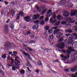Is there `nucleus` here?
I'll return each mask as SVG.
<instances>
[{
    "instance_id": "1",
    "label": "nucleus",
    "mask_w": 77,
    "mask_h": 77,
    "mask_svg": "<svg viewBox=\"0 0 77 77\" xmlns=\"http://www.w3.org/2000/svg\"><path fill=\"white\" fill-rule=\"evenodd\" d=\"M68 48L69 50H66L67 54L66 55V56H65L63 54H61L60 55L61 57H62V60L65 61L66 59H68L69 57V55L68 54H70L71 51H74V54L75 55L77 54V51L74 50V49H73L71 47H69Z\"/></svg>"
},
{
    "instance_id": "2",
    "label": "nucleus",
    "mask_w": 77,
    "mask_h": 77,
    "mask_svg": "<svg viewBox=\"0 0 77 77\" xmlns=\"http://www.w3.org/2000/svg\"><path fill=\"white\" fill-rule=\"evenodd\" d=\"M62 15L64 17H68L69 15V12L66 10H64L62 11Z\"/></svg>"
},
{
    "instance_id": "3",
    "label": "nucleus",
    "mask_w": 77,
    "mask_h": 77,
    "mask_svg": "<svg viewBox=\"0 0 77 77\" xmlns=\"http://www.w3.org/2000/svg\"><path fill=\"white\" fill-rule=\"evenodd\" d=\"M11 43L7 42L5 43V44L4 45H5V48L6 50H8L9 48V47L11 46Z\"/></svg>"
},
{
    "instance_id": "4",
    "label": "nucleus",
    "mask_w": 77,
    "mask_h": 77,
    "mask_svg": "<svg viewBox=\"0 0 77 77\" xmlns=\"http://www.w3.org/2000/svg\"><path fill=\"white\" fill-rule=\"evenodd\" d=\"M64 45L65 44H64V43H62L57 44L56 46V47H57L60 48L61 49V48H63Z\"/></svg>"
},
{
    "instance_id": "5",
    "label": "nucleus",
    "mask_w": 77,
    "mask_h": 77,
    "mask_svg": "<svg viewBox=\"0 0 77 77\" xmlns=\"http://www.w3.org/2000/svg\"><path fill=\"white\" fill-rule=\"evenodd\" d=\"M4 27V32L5 33H7L9 31V26L8 25H5Z\"/></svg>"
},
{
    "instance_id": "6",
    "label": "nucleus",
    "mask_w": 77,
    "mask_h": 77,
    "mask_svg": "<svg viewBox=\"0 0 77 77\" xmlns=\"http://www.w3.org/2000/svg\"><path fill=\"white\" fill-rule=\"evenodd\" d=\"M41 8L42 9H43L44 10H43L42 12L41 13V14H45L47 11V9H45V6L44 5H42L41 6Z\"/></svg>"
},
{
    "instance_id": "7",
    "label": "nucleus",
    "mask_w": 77,
    "mask_h": 77,
    "mask_svg": "<svg viewBox=\"0 0 77 77\" xmlns=\"http://www.w3.org/2000/svg\"><path fill=\"white\" fill-rule=\"evenodd\" d=\"M77 13V10H72L71 11V13L70 14L71 16H74L75 15H76Z\"/></svg>"
},
{
    "instance_id": "8",
    "label": "nucleus",
    "mask_w": 77,
    "mask_h": 77,
    "mask_svg": "<svg viewBox=\"0 0 77 77\" xmlns=\"http://www.w3.org/2000/svg\"><path fill=\"white\" fill-rule=\"evenodd\" d=\"M39 17H40V15L39 14H35L32 17L33 19L34 20H37Z\"/></svg>"
},
{
    "instance_id": "9",
    "label": "nucleus",
    "mask_w": 77,
    "mask_h": 77,
    "mask_svg": "<svg viewBox=\"0 0 77 77\" xmlns=\"http://www.w3.org/2000/svg\"><path fill=\"white\" fill-rule=\"evenodd\" d=\"M66 1V0H62L60 1L59 4H58V5L60 6H61V5H63L65 4V2Z\"/></svg>"
},
{
    "instance_id": "10",
    "label": "nucleus",
    "mask_w": 77,
    "mask_h": 77,
    "mask_svg": "<svg viewBox=\"0 0 77 77\" xmlns=\"http://www.w3.org/2000/svg\"><path fill=\"white\" fill-rule=\"evenodd\" d=\"M24 19L26 22H29L30 21V17L29 16H27L24 17Z\"/></svg>"
},
{
    "instance_id": "11",
    "label": "nucleus",
    "mask_w": 77,
    "mask_h": 77,
    "mask_svg": "<svg viewBox=\"0 0 77 77\" xmlns=\"http://www.w3.org/2000/svg\"><path fill=\"white\" fill-rule=\"evenodd\" d=\"M32 28L33 30H37L38 29V25L35 24L32 26Z\"/></svg>"
},
{
    "instance_id": "12",
    "label": "nucleus",
    "mask_w": 77,
    "mask_h": 77,
    "mask_svg": "<svg viewBox=\"0 0 77 77\" xmlns=\"http://www.w3.org/2000/svg\"><path fill=\"white\" fill-rule=\"evenodd\" d=\"M65 32L66 33H72V31L71 29H66L65 31Z\"/></svg>"
},
{
    "instance_id": "13",
    "label": "nucleus",
    "mask_w": 77,
    "mask_h": 77,
    "mask_svg": "<svg viewBox=\"0 0 77 77\" xmlns=\"http://www.w3.org/2000/svg\"><path fill=\"white\" fill-rule=\"evenodd\" d=\"M70 60L71 62H72L75 61V60H76L75 59V57H74V56H73V55H71Z\"/></svg>"
},
{
    "instance_id": "14",
    "label": "nucleus",
    "mask_w": 77,
    "mask_h": 77,
    "mask_svg": "<svg viewBox=\"0 0 77 77\" xmlns=\"http://www.w3.org/2000/svg\"><path fill=\"white\" fill-rule=\"evenodd\" d=\"M12 71H15V69H20V66H14L12 67Z\"/></svg>"
},
{
    "instance_id": "15",
    "label": "nucleus",
    "mask_w": 77,
    "mask_h": 77,
    "mask_svg": "<svg viewBox=\"0 0 77 77\" xmlns=\"http://www.w3.org/2000/svg\"><path fill=\"white\" fill-rule=\"evenodd\" d=\"M63 35V34L61 32H59L57 34H57L56 35L57 37V38H60V36H62Z\"/></svg>"
},
{
    "instance_id": "16",
    "label": "nucleus",
    "mask_w": 77,
    "mask_h": 77,
    "mask_svg": "<svg viewBox=\"0 0 77 77\" xmlns=\"http://www.w3.org/2000/svg\"><path fill=\"white\" fill-rule=\"evenodd\" d=\"M74 39V37H69L68 38V39L69 40V42H72L73 41H74V40H73Z\"/></svg>"
},
{
    "instance_id": "17",
    "label": "nucleus",
    "mask_w": 77,
    "mask_h": 77,
    "mask_svg": "<svg viewBox=\"0 0 77 77\" xmlns=\"http://www.w3.org/2000/svg\"><path fill=\"white\" fill-rule=\"evenodd\" d=\"M77 70V66H75V68H72L71 69V71L72 72H74V71H75Z\"/></svg>"
},
{
    "instance_id": "18",
    "label": "nucleus",
    "mask_w": 77,
    "mask_h": 77,
    "mask_svg": "<svg viewBox=\"0 0 77 77\" xmlns=\"http://www.w3.org/2000/svg\"><path fill=\"white\" fill-rule=\"evenodd\" d=\"M53 20V19L52 18H51L50 19V23H52V24H54V23L55 22L57 21V20L56 19H54V20Z\"/></svg>"
},
{
    "instance_id": "19",
    "label": "nucleus",
    "mask_w": 77,
    "mask_h": 77,
    "mask_svg": "<svg viewBox=\"0 0 77 77\" xmlns=\"http://www.w3.org/2000/svg\"><path fill=\"white\" fill-rule=\"evenodd\" d=\"M57 19L59 20H62L63 19V17L60 15H58L57 17Z\"/></svg>"
},
{
    "instance_id": "20",
    "label": "nucleus",
    "mask_w": 77,
    "mask_h": 77,
    "mask_svg": "<svg viewBox=\"0 0 77 77\" xmlns=\"http://www.w3.org/2000/svg\"><path fill=\"white\" fill-rule=\"evenodd\" d=\"M61 31H62L60 30L59 29H57L54 31V34H56L57 35V34H58V32H60Z\"/></svg>"
},
{
    "instance_id": "21",
    "label": "nucleus",
    "mask_w": 77,
    "mask_h": 77,
    "mask_svg": "<svg viewBox=\"0 0 77 77\" xmlns=\"http://www.w3.org/2000/svg\"><path fill=\"white\" fill-rule=\"evenodd\" d=\"M18 14L19 15H21V17H24V13L22 11H19L18 14Z\"/></svg>"
},
{
    "instance_id": "22",
    "label": "nucleus",
    "mask_w": 77,
    "mask_h": 77,
    "mask_svg": "<svg viewBox=\"0 0 77 77\" xmlns=\"http://www.w3.org/2000/svg\"><path fill=\"white\" fill-rule=\"evenodd\" d=\"M35 8H36L37 11H38V12H40L41 11V8H40V7H39L37 5H36L35 6Z\"/></svg>"
},
{
    "instance_id": "23",
    "label": "nucleus",
    "mask_w": 77,
    "mask_h": 77,
    "mask_svg": "<svg viewBox=\"0 0 77 77\" xmlns=\"http://www.w3.org/2000/svg\"><path fill=\"white\" fill-rule=\"evenodd\" d=\"M72 30L73 31L77 32V26H75L72 27Z\"/></svg>"
},
{
    "instance_id": "24",
    "label": "nucleus",
    "mask_w": 77,
    "mask_h": 77,
    "mask_svg": "<svg viewBox=\"0 0 77 77\" xmlns=\"http://www.w3.org/2000/svg\"><path fill=\"white\" fill-rule=\"evenodd\" d=\"M60 24V21H59L57 22L56 23L54 24V25L55 26H57L59 25Z\"/></svg>"
},
{
    "instance_id": "25",
    "label": "nucleus",
    "mask_w": 77,
    "mask_h": 77,
    "mask_svg": "<svg viewBox=\"0 0 77 77\" xmlns=\"http://www.w3.org/2000/svg\"><path fill=\"white\" fill-rule=\"evenodd\" d=\"M20 72L22 74H25V71L23 69L21 70Z\"/></svg>"
},
{
    "instance_id": "26",
    "label": "nucleus",
    "mask_w": 77,
    "mask_h": 77,
    "mask_svg": "<svg viewBox=\"0 0 77 77\" xmlns=\"http://www.w3.org/2000/svg\"><path fill=\"white\" fill-rule=\"evenodd\" d=\"M27 64H26L27 66H28L29 67H31V64H30L29 62V61H28V60H27Z\"/></svg>"
},
{
    "instance_id": "27",
    "label": "nucleus",
    "mask_w": 77,
    "mask_h": 77,
    "mask_svg": "<svg viewBox=\"0 0 77 77\" xmlns=\"http://www.w3.org/2000/svg\"><path fill=\"white\" fill-rule=\"evenodd\" d=\"M52 18L54 19L56 18V14H55V12H54L53 13V16L52 17Z\"/></svg>"
},
{
    "instance_id": "28",
    "label": "nucleus",
    "mask_w": 77,
    "mask_h": 77,
    "mask_svg": "<svg viewBox=\"0 0 77 77\" xmlns=\"http://www.w3.org/2000/svg\"><path fill=\"white\" fill-rule=\"evenodd\" d=\"M48 32L50 34H51L53 32V29H50L48 30Z\"/></svg>"
},
{
    "instance_id": "29",
    "label": "nucleus",
    "mask_w": 77,
    "mask_h": 77,
    "mask_svg": "<svg viewBox=\"0 0 77 77\" xmlns=\"http://www.w3.org/2000/svg\"><path fill=\"white\" fill-rule=\"evenodd\" d=\"M23 53L24 55H25V56H27V57H28V56H30V55L28 53H26L23 52Z\"/></svg>"
},
{
    "instance_id": "30",
    "label": "nucleus",
    "mask_w": 77,
    "mask_h": 77,
    "mask_svg": "<svg viewBox=\"0 0 77 77\" xmlns=\"http://www.w3.org/2000/svg\"><path fill=\"white\" fill-rule=\"evenodd\" d=\"M47 17L45 18V22H47L49 20V19L48 18V17L47 16H48V15H46Z\"/></svg>"
},
{
    "instance_id": "31",
    "label": "nucleus",
    "mask_w": 77,
    "mask_h": 77,
    "mask_svg": "<svg viewBox=\"0 0 77 77\" xmlns=\"http://www.w3.org/2000/svg\"><path fill=\"white\" fill-rule=\"evenodd\" d=\"M50 27L48 26H46L45 27V29L46 30H48L49 29Z\"/></svg>"
},
{
    "instance_id": "32",
    "label": "nucleus",
    "mask_w": 77,
    "mask_h": 77,
    "mask_svg": "<svg viewBox=\"0 0 77 77\" xmlns=\"http://www.w3.org/2000/svg\"><path fill=\"white\" fill-rule=\"evenodd\" d=\"M68 7H71V8L72 7V4L71 3L69 2L68 4Z\"/></svg>"
},
{
    "instance_id": "33",
    "label": "nucleus",
    "mask_w": 77,
    "mask_h": 77,
    "mask_svg": "<svg viewBox=\"0 0 77 77\" xmlns=\"http://www.w3.org/2000/svg\"><path fill=\"white\" fill-rule=\"evenodd\" d=\"M0 72L1 74H2V75L4 76L5 75V73L4 72L2 71V70L0 69Z\"/></svg>"
},
{
    "instance_id": "34",
    "label": "nucleus",
    "mask_w": 77,
    "mask_h": 77,
    "mask_svg": "<svg viewBox=\"0 0 77 77\" xmlns=\"http://www.w3.org/2000/svg\"><path fill=\"white\" fill-rule=\"evenodd\" d=\"M63 41V38H61L60 39L58 40V41L59 42H62Z\"/></svg>"
},
{
    "instance_id": "35",
    "label": "nucleus",
    "mask_w": 77,
    "mask_h": 77,
    "mask_svg": "<svg viewBox=\"0 0 77 77\" xmlns=\"http://www.w3.org/2000/svg\"><path fill=\"white\" fill-rule=\"evenodd\" d=\"M49 39H53L54 38V37L53 36V35H51L49 36Z\"/></svg>"
},
{
    "instance_id": "36",
    "label": "nucleus",
    "mask_w": 77,
    "mask_h": 77,
    "mask_svg": "<svg viewBox=\"0 0 77 77\" xmlns=\"http://www.w3.org/2000/svg\"><path fill=\"white\" fill-rule=\"evenodd\" d=\"M72 35L73 36L76 37V36H77V34L75 33H73L72 34Z\"/></svg>"
},
{
    "instance_id": "37",
    "label": "nucleus",
    "mask_w": 77,
    "mask_h": 77,
    "mask_svg": "<svg viewBox=\"0 0 77 77\" xmlns=\"http://www.w3.org/2000/svg\"><path fill=\"white\" fill-rule=\"evenodd\" d=\"M6 54H2V57L4 58V59H5L6 57Z\"/></svg>"
},
{
    "instance_id": "38",
    "label": "nucleus",
    "mask_w": 77,
    "mask_h": 77,
    "mask_svg": "<svg viewBox=\"0 0 77 77\" xmlns=\"http://www.w3.org/2000/svg\"><path fill=\"white\" fill-rule=\"evenodd\" d=\"M40 23H41V25H43V24H44V23H45L44 20H42V21H40Z\"/></svg>"
},
{
    "instance_id": "39",
    "label": "nucleus",
    "mask_w": 77,
    "mask_h": 77,
    "mask_svg": "<svg viewBox=\"0 0 77 77\" xmlns=\"http://www.w3.org/2000/svg\"><path fill=\"white\" fill-rule=\"evenodd\" d=\"M17 18H16V20H19V19H20V15H19V14H17Z\"/></svg>"
},
{
    "instance_id": "40",
    "label": "nucleus",
    "mask_w": 77,
    "mask_h": 77,
    "mask_svg": "<svg viewBox=\"0 0 77 77\" xmlns=\"http://www.w3.org/2000/svg\"><path fill=\"white\" fill-rule=\"evenodd\" d=\"M14 24L13 23H12L11 25V28L12 29H14Z\"/></svg>"
},
{
    "instance_id": "41",
    "label": "nucleus",
    "mask_w": 77,
    "mask_h": 77,
    "mask_svg": "<svg viewBox=\"0 0 77 77\" xmlns=\"http://www.w3.org/2000/svg\"><path fill=\"white\" fill-rule=\"evenodd\" d=\"M27 34H26V35H30L31 34V31H29L27 32H26Z\"/></svg>"
},
{
    "instance_id": "42",
    "label": "nucleus",
    "mask_w": 77,
    "mask_h": 77,
    "mask_svg": "<svg viewBox=\"0 0 77 77\" xmlns=\"http://www.w3.org/2000/svg\"><path fill=\"white\" fill-rule=\"evenodd\" d=\"M75 23V21H71L69 22V24H71L72 23Z\"/></svg>"
},
{
    "instance_id": "43",
    "label": "nucleus",
    "mask_w": 77,
    "mask_h": 77,
    "mask_svg": "<svg viewBox=\"0 0 77 77\" xmlns=\"http://www.w3.org/2000/svg\"><path fill=\"white\" fill-rule=\"evenodd\" d=\"M61 24L63 25H65L66 24V21H63L61 23Z\"/></svg>"
},
{
    "instance_id": "44",
    "label": "nucleus",
    "mask_w": 77,
    "mask_h": 77,
    "mask_svg": "<svg viewBox=\"0 0 77 77\" xmlns=\"http://www.w3.org/2000/svg\"><path fill=\"white\" fill-rule=\"evenodd\" d=\"M44 18V16H41L40 18L39 19V20H42Z\"/></svg>"
},
{
    "instance_id": "45",
    "label": "nucleus",
    "mask_w": 77,
    "mask_h": 77,
    "mask_svg": "<svg viewBox=\"0 0 77 77\" xmlns=\"http://www.w3.org/2000/svg\"><path fill=\"white\" fill-rule=\"evenodd\" d=\"M51 11H52V10H49L48 11H47V14H50V12H51Z\"/></svg>"
},
{
    "instance_id": "46",
    "label": "nucleus",
    "mask_w": 77,
    "mask_h": 77,
    "mask_svg": "<svg viewBox=\"0 0 77 77\" xmlns=\"http://www.w3.org/2000/svg\"><path fill=\"white\" fill-rule=\"evenodd\" d=\"M65 35L67 37H68L69 36H71V35L70 34H65Z\"/></svg>"
},
{
    "instance_id": "47",
    "label": "nucleus",
    "mask_w": 77,
    "mask_h": 77,
    "mask_svg": "<svg viewBox=\"0 0 77 77\" xmlns=\"http://www.w3.org/2000/svg\"><path fill=\"white\" fill-rule=\"evenodd\" d=\"M39 20H36V21H35L34 22L35 23V24H39Z\"/></svg>"
},
{
    "instance_id": "48",
    "label": "nucleus",
    "mask_w": 77,
    "mask_h": 77,
    "mask_svg": "<svg viewBox=\"0 0 77 77\" xmlns=\"http://www.w3.org/2000/svg\"><path fill=\"white\" fill-rule=\"evenodd\" d=\"M71 20V18H67L66 19V21L68 22V21H69Z\"/></svg>"
},
{
    "instance_id": "49",
    "label": "nucleus",
    "mask_w": 77,
    "mask_h": 77,
    "mask_svg": "<svg viewBox=\"0 0 77 77\" xmlns=\"http://www.w3.org/2000/svg\"><path fill=\"white\" fill-rule=\"evenodd\" d=\"M15 12H14V11H13L12 12V14H11V15H12V16L13 17H14V15H15Z\"/></svg>"
},
{
    "instance_id": "50",
    "label": "nucleus",
    "mask_w": 77,
    "mask_h": 77,
    "mask_svg": "<svg viewBox=\"0 0 77 77\" xmlns=\"http://www.w3.org/2000/svg\"><path fill=\"white\" fill-rule=\"evenodd\" d=\"M57 28H58V27L57 26L52 27V28L53 29H57Z\"/></svg>"
},
{
    "instance_id": "51",
    "label": "nucleus",
    "mask_w": 77,
    "mask_h": 77,
    "mask_svg": "<svg viewBox=\"0 0 77 77\" xmlns=\"http://www.w3.org/2000/svg\"><path fill=\"white\" fill-rule=\"evenodd\" d=\"M34 42H35V41L33 40H31L30 41V43H31V44H32V43H34Z\"/></svg>"
},
{
    "instance_id": "52",
    "label": "nucleus",
    "mask_w": 77,
    "mask_h": 77,
    "mask_svg": "<svg viewBox=\"0 0 77 77\" xmlns=\"http://www.w3.org/2000/svg\"><path fill=\"white\" fill-rule=\"evenodd\" d=\"M70 63V61L69 60H68L65 63Z\"/></svg>"
},
{
    "instance_id": "53",
    "label": "nucleus",
    "mask_w": 77,
    "mask_h": 77,
    "mask_svg": "<svg viewBox=\"0 0 77 77\" xmlns=\"http://www.w3.org/2000/svg\"><path fill=\"white\" fill-rule=\"evenodd\" d=\"M54 62H55V63H56V62H58L59 63V60H54Z\"/></svg>"
},
{
    "instance_id": "54",
    "label": "nucleus",
    "mask_w": 77,
    "mask_h": 77,
    "mask_svg": "<svg viewBox=\"0 0 77 77\" xmlns=\"http://www.w3.org/2000/svg\"><path fill=\"white\" fill-rule=\"evenodd\" d=\"M74 44L75 47H77V42H75Z\"/></svg>"
},
{
    "instance_id": "55",
    "label": "nucleus",
    "mask_w": 77,
    "mask_h": 77,
    "mask_svg": "<svg viewBox=\"0 0 77 77\" xmlns=\"http://www.w3.org/2000/svg\"><path fill=\"white\" fill-rule=\"evenodd\" d=\"M64 71H66V72H68L69 71V69H64Z\"/></svg>"
},
{
    "instance_id": "56",
    "label": "nucleus",
    "mask_w": 77,
    "mask_h": 77,
    "mask_svg": "<svg viewBox=\"0 0 77 77\" xmlns=\"http://www.w3.org/2000/svg\"><path fill=\"white\" fill-rule=\"evenodd\" d=\"M38 64L39 65H42V63L41 62H38Z\"/></svg>"
},
{
    "instance_id": "57",
    "label": "nucleus",
    "mask_w": 77,
    "mask_h": 77,
    "mask_svg": "<svg viewBox=\"0 0 77 77\" xmlns=\"http://www.w3.org/2000/svg\"><path fill=\"white\" fill-rule=\"evenodd\" d=\"M9 21H10V19H8V20L6 21V23H9Z\"/></svg>"
},
{
    "instance_id": "58",
    "label": "nucleus",
    "mask_w": 77,
    "mask_h": 77,
    "mask_svg": "<svg viewBox=\"0 0 77 77\" xmlns=\"http://www.w3.org/2000/svg\"><path fill=\"white\" fill-rule=\"evenodd\" d=\"M49 41L50 42V44H51V45L52 46H53V42H52V43H51V41H50V40H49Z\"/></svg>"
},
{
    "instance_id": "59",
    "label": "nucleus",
    "mask_w": 77,
    "mask_h": 77,
    "mask_svg": "<svg viewBox=\"0 0 77 77\" xmlns=\"http://www.w3.org/2000/svg\"><path fill=\"white\" fill-rule=\"evenodd\" d=\"M4 3H5V5H8V4L9 3H8V2L6 1H5Z\"/></svg>"
},
{
    "instance_id": "60",
    "label": "nucleus",
    "mask_w": 77,
    "mask_h": 77,
    "mask_svg": "<svg viewBox=\"0 0 77 77\" xmlns=\"http://www.w3.org/2000/svg\"><path fill=\"white\" fill-rule=\"evenodd\" d=\"M15 62V63L14 64L15 65H20V64H18V63L16 62Z\"/></svg>"
},
{
    "instance_id": "61",
    "label": "nucleus",
    "mask_w": 77,
    "mask_h": 77,
    "mask_svg": "<svg viewBox=\"0 0 77 77\" xmlns=\"http://www.w3.org/2000/svg\"><path fill=\"white\" fill-rule=\"evenodd\" d=\"M27 48L28 50H29V51H32V49L30 48H29V47H28Z\"/></svg>"
},
{
    "instance_id": "62",
    "label": "nucleus",
    "mask_w": 77,
    "mask_h": 77,
    "mask_svg": "<svg viewBox=\"0 0 77 77\" xmlns=\"http://www.w3.org/2000/svg\"><path fill=\"white\" fill-rule=\"evenodd\" d=\"M11 3L12 4V5H15L14 2H11Z\"/></svg>"
},
{
    "instance_id": "63",
    "label": "nucleus",
    "mask_w": 77,
    "mask_h": 77,
    "mask_svg": "<svg viewBox=\"0 0 77 77\" xmlns=\"http://www.w3.org/2000/svg\"><path fill=\"white\" fill-rule=\"evenodd\" d=\"M27 57L28 58V59H29V60H32L31 58H30L29 56Z\"/></svg>"
},
{
    "instance_id": "64",
    "label": "nucleus",
    "mask_w": 77,
    "mask_h": 77,
    "mask_svg": "<svg viewBox=\"0 0 77 77\" xmlns=\"http://www.w3.org/2000/svg\"><path fill=\"white\" fill-rule=\"evenodd\" d=\"M13 53H14V54H18V53H17V52L16 51H14Z\"/></svg>"
}]
</instances>
